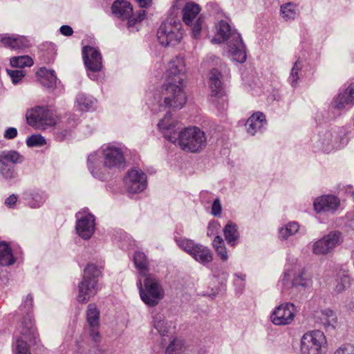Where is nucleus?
Returning a JSON list of instances; mask_svg holds the SVG:
<instances>
[{"label": "nucleus", "instance_id": "1", "mask_svg": "<svg viewBox=\"0 0 354 354\" xmlns=\"http://www.w3.org/2000/svg\"><path fill=\"white\" fill-rule=\"evenodd\" d=\"M127 149L118 145L109 143L88 155V168L92 176L100 180L111 177L112 171L125 166Z\"/></svg>", "mask_w": 354, "mask_h": 354}, {"label": "nucleus", "instance_id": "2", "mask_svg": "<svg viewBox=\"0 0 354 354\" xmlns=\"http://www.w3.org/2000/svg\"><path fill=\"white\" fill-rule=\"evenodd\" d=\"M165 82L162 86L147 95V104L153 113L167 108L181 109L187 102L184 84Z\"/></svg>", "mask_w": 354, "mask_h": 354}, {"label": "nucleus", "instance_id": "3", "mask_svg": "<svg viewBox=\"0 0 354 354\" xmlns=\"http://www.w3.org/2000/svg\"><path fill=\"white\" fill-rule=\"evenodd\" d=\"M211 41L214 44L227 41L232 59L238 63L245 62L247 59L245 46L241 36L225 20H220L216 25V36L212 39Z\"/></svg>", "mask_w": 354, "mask_h": 354}, {"label": "nucleus", "instance_id": "4", "mask_svg": "<svg viewBox=\"0 0 354 354\" xmlns=\"http://www.w3.org/2000/svg\"><path fill=\"white\" fill-rule=\"evenodd\" d=\"M32 296L28 294L19 307L20 313L26 315L23 317L21 324V336L17 339L16 354H31L27 342L35 345L37 343L38 334L32 319Z\"/></svg>", "mask_w": 354, "mask_h": 354}, {"label": "nucleus", "instance_id": "5", "mask_svg": "<svg viewBox=\"0 0 354 354\" xmlns=\"http://www.w3.org/2000/svg\"><path fill=\"white\" fill-rule=\"evenodd\" d=\"M137 287L141 300L147 306H156L165 297V290L160 280L152 274L138 277Z\"/></svg>", "mask_w": 354, "mask_h": 354}, {"label": "nucleus", "instance_id": "6", "mask_svg": "<svg viewBox=\"0 0 354 354\" xmlns=\"http://www.w3.org/2000/svg\"><path fill=\"white\" fill-rule=\"evenodd\" d=\"M101 274L100 267L93 263L87 264L84 270L82 279L78 285V302L86 304L100 290L98 281Z\"/></svg>", "mask_w": 354, "mask_h": 354}, {"label": "nucleus", "instance_id": "7", "mask_svg": "<svg viewBox=\"0 0 354 354\" xmlns=\"http://www.w3.org/2000/svg\"><path fill=\"white\" fill-rule=\"evenodd\" d=\"M292 262H288L282 276L279 281V285L281 286L283 290H288L295 287H308L311 284V279L306 273L305 269L297 260L292 259Z\"/></svg>", "mask_w": 354, "mask_h": 354}, {"label": "nucleus", "instance_id": "8", "mask_svg": "<svg viewBox=\"0 0 354 354\" xmlns=\"http://www.w3.org/2000/svg\"><path fill=\"white\" fill-rule=\"evenodd\" d=\"M26 122L35 129L45 130L57 122V115L48 106H37L26 111Z\"/></svg>", "mask_w": 354, "mask_h": 354}, {"label": "nucleus", "instance_id": "9", "mask_svg": "<svg viewBox=\"0 0 354 354\" xmlns=\"http://www.w3.org/2000/svg\"><path fill=\"white\" fill-rule=\"evenodd\" d=\"M183 35L182 24L174 17L167 18L161 24L157 32L158 41L165 47L178 44L183 38Z\"/></svg>", "mask_w": 354, "mask_h": 354}, {"label": "nucleus", "instance_id": "10", "mask_svg": "<svg viewBox=\"0 0 354 354\" xmlns=\"http://www.w3.org/2000/svg\"><path fill=\"white\" fill-rule=\"evenodd\" d=\"M176 142L184 151L196 153L205 147L206 137L199 128L187 127L178 133Z\"/></svg>", "mask_w": 354, "mask_h": 354}, {"label": "nucleus", "instance_id": "11", "mask_svg": "<svg viewBox=\"0 0 354 354\" xmlns=\"http://www.w3.org/2000/svg\"><path fill=\"white\" fill-rule=\"evenodd\" d=\"M327 346L324 333L320 330H313L305 333L300 342L301 354H322Z\"/></svg>", "mask_w": 354, "mask_h": 354}, {"label": "nucleus", "instance_id": "12", "mask_svg": "<svg viewBox=\"0 0 354 354\" xmlns=\"http://www.w3.org/2000/svg\"><path fill=\"white\" fill-rule=\"evenodd\" d=\"M201 9L199 5L194 2L187 3L183 9V20L190 28L193 38L198 39L203 24V18L199 15Z\"/></svg>", "mask_w": 354, "mask_h": 354}, {"label": "nucleus", "instance_id": "13", "mask_svg": "<svg viewBox=\"0 0 354 354\" xmlns=\"http://www.w3.org/2000/svg\"><path fill=\"white\" fill-rule=\"evenodd\" d=\"M111 11L116 17L122 20L127 19L129 28L142 21L146 15L145 10H139L135 16L132 5L127 0L115 1L111 6Z\"/></svg>", "mask_w": 354, "mask_h": 354}, {"label": "nucleus", "instance_id": "14", "mask_svg": "<svg viewBox=\"0 0 354 354\" xmlns=\"http://www.w3.org/2000/svg\"><path fill=\"white\" fill-rule=\"evenodd\" d=\"M342 242L341 233L333 231L315 241L312 245V252L317 256H326L332 253Z\"/></svg>", "mask_w": 354, "mask_h": 354}, {"label": "nucleus", "instance_id": "15", "mask_svg": "<svg viewBox=\"0 0 354 354\" xmlns=\"http://www.w3.org/2000/svg\"><path fill=\"white\" fill-rule=\"evenodd\" d=\"M124 183L129 192L138 194L144 191L147 187V175L140 168L133 167L126 174Z\"/></svg>", "mask_w": 354, "mask_h": 354}, {"label": "nucleus", "instance_id": "16", "mask_svg": "<svg viewBox=\"0 0 354 354\" xmlns=\"http://www.w3.org/2000/svg\"><path fill=\"white\" fill-rule=\"evenodd\" d=\"M297 308L290 302L283 303L277 306L270 314V321L276 326H286L292 322Z\"/></svg>", "mask_w": 354, "mask_h": 354}, {"label": "nucleus", "instance_id": "17", "mask_svg": "<svg viewBox=\"0 0 354 354\" xmlns=\"http://www.w3.org/2000/svg\"><path fill=\"white\" fill-rule=\"evenodd\" d=\"M185 64L182 57H176L171 59L165 72V82L183 84L185 80Z\"/></svg>", "mask_w": 354, "mask_h": 354}, {"label": "nucleus", "instance_id": "18", "mask_svg": "<svg viewBox=\"0 0 354 354\" xmlns=\"http://www.w3.org/2000/svg\"><path fill=\"white\" fill-rule=\"evenodd\" d=\"M86 326L84 330L91 339L97 342L100 340V310L95 304H88L86 310Z\"/></svg>", "mask_w": 354, "mask_h": 354}, {"label": "nucleus", "instance_id": "19", "mask_svg": "<svg viewBox=\"0 0 354 354\" xmlns=\"http://www.w3.org/2000/svg\"><path fill=\"white\" fill-rule=\"evenodd\" d=\"M82 57L84 63L91 79L94 80L90 72L99 71L102 68V56L100 51L91 46H86L82 49Z\"/></svg>", "mask_w": 354, "mask_h": 354}, {"label": "nucleus", "instance_id": "20", "mask_svg": "<svg viewBox=\"0 0 354 354\" xmlns=\"http://www.w3.org/2000/svg\"><path fill=\"white\" fill-rule=\"evenodd\" d=\"M75 229L78 235L83 239H89L95 232V218L91 214L78 212L76 214Z\"/></svg>", "mask_w": 354, "mask_h": 354}, {"label": "nucleus", "instance_id": "21", "mask_svg": "<svg viewBox=\"0 0 354 354\" xmlns=\"http://www.w3.org/2000/svg\"><path fill=\"white\" fill-rule=\"evenodd\" d=\"M177 122L171 116V112L167 111L162 119L158 123V129L162 133L164 137L171 142L177 140L178 130Z\"/></svg>", "mask_w": 354, "mask_h": 354}, {"label": "nucleus", "instance_id": "22", "mask_svg": "<svg viewBox=\"0 0 354 354\" xmlns=\"http://www.w3.org/2000/svg\"><path fill=\"white\" fill-rule=\"evenodd\" d=\"M153 327L158 330L162 337L161 344L165 345L167 343V339H171L174 333L175 325L172 322L165 321L164 317L160 313H157L153 318Z\"/></svg>", "mask_w": 354, "mask_h": 354}, {"label": "nucleus", "instance_id": "23", "mask_svg": "<svg viewBox=\"0 0 354 354\" xmlns=\"http://www.w3.org/2000/svg\"><path fill=\"white\" fill-rule=\"evenodd\" d=\"M48 194L39 189H31L22 193L21 198L26 206L32 209L41 207L48 199Z\"/></svg>", "mask_w": 354, "mask_h": 354}, {"label": "nucleus", "instance_id": "24", "mask_svg": "<svg viewBox=\"0 0 354 354\" xmlns=\"http://www.w3.org/2000/svg\"><path fill=\"white\" fill-rule=\"evenodd\" d=\"M266 115L260 111L254 113L247 120L245 127L247 132L251 136L262 133L267 127Z\"/></svg>", "mask_w": 354, "mask_h": 354}, {"label": "nucleus", "instance_id": "25", "mask_svg": "<svg viewBox=\"0 0 354 354\" xmlns=\"http://www.w3.org/2000/svg\"><path fill=\"white\" fill-rule=\"evenodd\" d=\"M313 205L317 213L333 212L339 207V201L337 197L333 195H327L316 198Z\"/></svg>", "mask_w": 354, "mask_h": 354}, {"label": "nucleus", "instance_id": "26", "mask_svg": "<svg viewBox=\"0 0 354 354\" xmlns=\"http://www.w3.org/2000/svg\"><path fill=\"white\" fill-rule=\"evenodd\" d=\"M337 136L334 135L330 131H326L323 135L320 136L319 139L317 142V147L324 152H330L335 148H340L347 143L346 138H342V144L335 142L334 138L336 139Z\"/></svg>", "mask_w": 354, "mask_h": 354}, {"label": "nucleus", "instance_id": "27", "mask_svg": "<svg viewBox=\"0 0 354 354\" xmlns=\"http://www.w3.org/2000/svg\"><path fill=\"white\" fill-rule=\"evenodd\" d=\"M2 44L11 49H24L30 46V41L26 37L17 35H6L1 37Z\"/></svg>", "mask_w": 354, "mask_h": 354}, {"label": "nucleus", "instance_id": "28", "mask_svg": "<svg viewBox=\"0 0 354 354\" xmlns=\"http://www.w3.org/2000/svg\"><path fill=\"white\" fill-rule=\"evenodd\" d=\"M221 74L216 68H212L209 73V84L212 95L221 98L224 95V89L221 81Z\"/></svg>", "mask_w": 354, "mask_h": 354}, {"label": "nucleus", "instance_id": "29", "mask_svg": "<svg viewBox=\"0 0 354 354\" xmlns=\"http://www.w3.org/2000/svg\"><path fill=\"white\" fill-rule=\"evenodd\" d=\"M190 256L203 266H207L213 259L212 251L207 247L198 243L195 246Z\"/></svg>", "mask_w": 354, "mask_h": 354}, {"label": "nucleus", "instance_id": "30", "mask_svg": "<svg viewBox=\"0 0 354 354\" xmlns=\"http://www.w3.org/2000/svg\"><path fill=\"white\" fill-rule=\"evenodd\" d=\"M315 318L316 322L322 324L325 328L329 327L334 328L337 322L335 313L329 308L317 311L315 314Z\"/></svg>", "mask_w": 354, "mask_h": 354}, {"label": "nucleus", "instance_id": "31", "mask_svg": "<svg viewBox=\"0 0 354 354\" xmlns=\"http://www.w3.org/2000/svg\"><path fill=\"white\" fill-rule=\"evenodd\" d=\"M37 76L40 83L48 88H54L56 86L57 77L53 70L41 67L37 71Z\"/></svg>", "mask_w": 354, "mask_h": 354}, {"label": "nucleus", "instance_id": "32", "mask_svg": "<svg viewBox=\"0 0 354 354\" xmlns=\"http://www.w3.org/2000/svg\"><path fill=\"white\" fill-rule=\"evenodd\" d=\"M96 102V100L92 96L79 93L76 97L75 106L80 111H90L95 109Z\"/></svg>", "mask_w": 354, "mask_h": 354}, {"label": "nucleus", "instance_id": "33", "mask_svg": "<svg viewBox=\"0 0 354 354\" xmlns=\"http://www.w3.org/2000/svg\"><path fill=\"white\" fill-rule=\"evenodd\" d=\"M15 262L10 246L5 241H0V266H11Z\"/></svg>", "mask_w": 354, "mask_h": 354}, {"label": "nucleus", "instance_id": "34", "mask_svg": "<svg viewBox=\"0 0 354 354\" xmlns=\"http://www.w3.org/2000/svg\"><path fill=\"white\" fill-rule=\"evenodd\" d=\"M133 262L136 269L138 270L139 276L142 277L149 273L148 260L145 253L136 251L133 256Z\"/></svg>", "mask_w": 354, "mask_h": 354}, {"label": "nucleus", "instance_id": "35", "mask_svg": "<svg viewBox=\"0 0 354 354\" xmlns=\"http://www.w3.org/2000/svg\"><path fill=\"white\" fill-rule=\"evenodd\" d=\"M223 233L227 243L234 246L239 237L237 225L232 222H228L223 229Z\"/></svg>", "mask_w": 354, "mask_h": 354}, {"label": "nucleus", "instance_id": "36", "mask_svg": "<svg viewBox=\"0 0 354 354\" xmlns=\"http://www.w3.org/2000/svg\"><path fill=\"white\" fill-rule=\"evenodd\" d=\"M169 344L165 348V354H185V347L181 339L172 337L167 339Z\"/></svg>", "mask_w": 354, "mask_h": 354}, {"label": "nucleus", "instance_id": "37", "mask_svg": "<svg viewBox=\"0 0 354 354\" xmlns=\"http://www.w3.org/2000/svg\"><path fill=\"white\" fill-rule=\"evenodd\" d=\"M280 11L281 17L286 21L295 19L299 14L297 6L292 2L281 5Z\"/></svg>", "mask_w": 354, "mask_h": 354}, {"label": "nucleus", "instance_id": "38", "mask_svg": "<svg viewBox=\"0 0 354 354\" xmlns=\"http://www.w3.org/2000/svg\"><path fill=\"white\" fill-rule=\"evenodd\" d=\"M304 66L303 60L301 59H297L292 67L290 75L288 78V82L294 88L298 85V82L300 79V71Z\"/></svg>", "mask_w": 354, "mask_h": 354}, {"label": "nucleus", "instance_id": "39", "mask_svg": "<svg viewBox=\"0 0 354 354\" xmlns=\"http://www.w3.org/2000/svg\"><path fill=\"white\" fill-rule=\"evenodd\" d=\"M24 160V158L18 151L15 150H5L1 151V162H11L20 164Z\"/></svg>", "mask_w": 354, "mask_h": 354}, {"label": "nucleus", "instance_id": "40", "mask_svg": "<svg viewBox=\"0 0 354 354\" xmlns=\"http://www.w3.org/2000/svg\"><path fill=\"white\" fill-rule=\"evenodd\" d=\"M212 245L221 259L226 261L228 259V254L222 237L216 235L212 241Z\"/></svg>", "mask_w": 354, "mask_h": 354}, {"label": "nucleus", "instance_id": "41", "mask_svg": "<svg viewBox=\"0 0 354 354\" xmlns=\"http://www.w3.org/2000/svg\"><path fill=\"white\" fill-rule=\"evenodd\" d=\"M299 229V225L297 222H289L279 230V237L282 240H286L288 237L295 234Z\"/></svg>", "mask_w": 354, "mask_h": 354}, {"label": "nucleus", "instance_id": "42", "mask_svg": "<svg viewBox=\"0 0 354 354\" xmlns=\"http://www.w3.org/2000/svg\"><path fill=\"white\" fill-rule=\"evenodd\" d=\"M0 175L8 182H12L17 176V173L15 167L11 166L6 162L0 164Z\"/></svg>", "mask_w": 354, "mask_h": 354}, {"label": "nucleus", "instance_id": "43", "mask_svg": "<svg viewBox=\"0 0 354 354\" xmlns=\"http://www.w3.org/2000/svg\"><path fill=\"white\" fill-rule=\"evenodd\" d=\"M334 103L335 107L339 110H342L344 109H349L354 104L353 100H351L345 93V91L339 93L337 95L334 101Z\"/></svg>", "mask_w": 354, "mask_h": 354}, {"label": "nucleus", "instance_id": "44", "mask_svg": "<svg viewBox=\"0 0 354 354\" xmlns=\"http://www.w3.org/2000/svg\"><path fill=\"white\" fill-rule=\"evenodd\" d=\"M33 64L32 59L28 55L13 57L10 59V65L14 68H21Z\"/></svg>", "mask_w": 354, "mask_h": 354}, {"label": "nucleus", "instance_id": "45", "mask_svg": "<svg viewBox=\"0 0 354 354\" xmlns=\"http://www.w3.org/2000/svg\"><path fill=\"white\" fill-rule=\"evenodd\" d=\"M175 241L178 246L183 250L188 253L189 255L192 252L195 246L198 244L194 241L185 237H175Z\"/></svg>", "mask_w": 354, "mask_h": 354}, {"label": "nucleus", "instance_id": "46", "mask_svg": "<svg viewBox=\"0 0 354 354\" xmlns=\"http://www.w3.org/2000/svg\"><path fill=\"white\" fill-rule=\"evenodd\" d=\"M6 72L14 84H18L26 75L22 69H6Z\"/></svg>", "mask_w": 354, "mask_h": 354}, {"label": "nucleus", "instance_id": "47", "mask_svg": "<svg viewBox=\"0 0 354 354\" xmlns=\"http://www.w3.org/2000/svg\"><path fill=\"white\" fill-rule=\"evenodd\" d=\"M46 144L45 138L40 134H34L26 139L28 147H41Z\"/></svg>", "mask_w": 354, "mask_h": 354}, {"label": "nucleus", "instance_id": "48", "mask_svg": "<svg viewBox=\"0 0 354 354\" xmlns=\"http://www.w3.org/2000/svg\"><path fill=\"white\" fill-rule=\"evenodd\" d=\"M214 277L218 279L219 283L225 284L227 280L228 273L222 268H216L213 271Z\"/></svg>", "mask_w": 354, "mask_h": 354}, {"label": "nucleus", "instance_id": "49", "mask_svg": "<svg viewBox=\"0 0 354 354\" xmlns=\"http://www.w3.org/2000/svg\"><path fill=\"white\" fill-rule=\"evenodd\" d=\"M350 279L348 276H344L337 281L335 286V291L337 292H342L349 286Z\"/></svg>", "mask_w": 354, "mask_h": 354}, {"label": "nucleus", "instance_id": "50", "mask_svg": "<svg viewBox=\"0 0 354 354\" xmlns=\"http://www.w3.org/2000/svg\"><path fill=\"white\" fill-rule=\"evenodd\" d=\"M334 354H354V345L346 344L339 346Z\"/></svg>", "mask_w": 354, "mask_h": 354}, {"label": "nucleus", "instance_id": "51", "mask_svg": "<svg viewBox=\"0 0 354 354\" xmlns=\"http://www.w3.org/2000/svg\"><path fill=\"white\" fill-rule=\"evenodd\" d=\"M220 229V225L217 221H213L209 223L207 229V235L208 236H214Z\"/></svg>", "mask_w": 354, "mask_h": 354}, {"label": "nucleus", "instance_id": "52", "mask_svg": "<svg viewBox=\"0 0 354 354\" xmlns=\"http://www.w3.org/2000/svg\"><path fill=\"white\" fill-rule=\"evenodd\" d=\"M222 208L220 200L216 198L214 201L212 205V214L214 216H219L221 214Z\"/></svg>", "mask_w": 354, "mask_h": 354}, {"label": "nucleus", "instance_id": "53", "mask_svg": "<svg viewBox=\"0 0 354 354\" xmlns=\"http://www.w3.org/2000/svg\"><path fill=\"white\" fill-rule=\"evenodd\" d=\"M17 136V130L15 127H9L4 132V138L10 140L13 139Z\"/></svg>", "mask_w": 354, "mask_h": 354}, {"label": "nucleus", "instance_id": "54", "mask_svg": "<svg viewBox=\"0 0 354 354\" xmlns=\"http://www.w3.org/2000/svg\"><path fill=\"white\" fill-rule=\"evenodd\" d=\"M207 6L208 7L209 11L214 15H219L222 12V10L218 5L215 3H209Z\"/></svg>", "mask_w": 354, "mask_h": 354}, {"label": "nucleus", "instance_id": "55", "mask_svg": "<svg viewBox=\"0 0 354 354\" xmlns=\"http://www.w3.org/2000/svg\"><path fill=\"white\" fill-rule=\"evenodd\" d=\"M17 201V196L12 194L8 197L5 201V204L7 207L12 208Z\"/></svg>", "mask_w": 354, "mask_h": 354}, {"label": "nucleus", "instance_id": "56", "mask_svg": "<svg viewBox=\"0 0 354 354\" xmlns=\"http://www.w3.org/2000/svg\"><path fill=\"white\" fill-rule=\"evenodd\" d=\"M59 31L62 35L64 36H71L73 33V28L67 25H64L60 27Z\"/></svg>", "mask_w": 354, "mask_h": 354}, {"label": "nucleus", "instance_id": "57", "mask_svg": "<svg viewBox=\"0 0 354 354\" xmlns=\"http://www.w3.org/2000/svg\"><path fill=\"white\" fill-rule=\"evenodd\" d=\"M136 1L138 2L140 7L142 8H149L151 5V3H152V0H136Z\"/></svg>", "mask_w": 354, "mask_h": 354}, {"label": "nucleus", "instance_id": "58", "mask_svg": "<svg viewBox=\"0 0 354 354\" xmlns=\"http://www.w3.org/2000/svg\"><path fill=\"white\" fill-rule=\"evenodd\" d=\"M234 277H236L235 279H239L241 281L240 284V289H242L244 286V281L245 280V274L243 273H235Z\"/></svg>", "mask_w": 354, "mask_h": 354}, {"label": "nucleus", "instance_id": "59", "mask_svg": "<svg viewBox=\"0 0 354 354\" xmlns=\"http://www.w3.org/2000/svg\"><path fill=\"white\" fill-rule=\"evenodd\" d=\"M240 284H241V281L239 279H234V285L238 287L239 288H240Z\"/></svg>", "mask_w": 354, "mask_h": 354}, {"label": "nucleus", "instance_id": "60", "mask_svg": "<svg viewBox=\"0 0 354 354\" xmlns=\"http://www.w3.org/2000/svg\"><path fill=\"white\" fill-rule=\"evenodd\" d=\"M121 248L124 250H127L129 248L128 246H126L124 244L122 243L121 244Z\"/></svg>", "mask_w": 354, "mask_h": 354}, {"label": "nucleus", "instance_id": "61", "mask_svg": "<svg viewBox=\"0 0 354 354\" xmlns=\"http://www.w3.org/2000/svg\"><path fill=\"white\" fill-rule=\"evenodd\" d=\"M127 239L130 242H129V245H131V239L129 237H128L126 234H124V239Z\"/></svg>", "mask_w": 354, "mask_h": 354}, {"label": "nucleus", "instance_id": "62", "mask_svg": "<svg viewBox=\"0 0 354 354\" xmlns=\"http://www.w3.org/2000/svg\"><path fill=\"white\" fill-rule=\"evenodd\" d=\"M352 199L354 201V191L351 193Z\"/></svg>", "mask_w": 354, "mask_h": 354}, {"label": "nucleus", "instance_id": "63", "mask_svg": "<svg viewBox=\"0 0 354 354\" xmlns=\"http://www.w3.org/2000/svg\"><path fill=\"white\" fill-rule=\"evenodd\" d=\"M1 163V152L0 153V164Z\"/></svg>", "mask_w": 354, "mask_h": 354}]
</instances>
